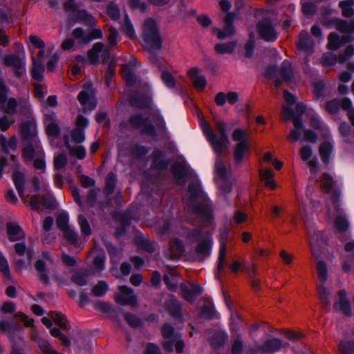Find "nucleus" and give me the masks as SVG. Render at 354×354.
I'll return each instance as SVG.
<instances>
[{
    "label": "nucleus",
    "mask_w": 354,
    "mask_h": 354,
    "mask_svg": "<svg viewBox=\"0 0 354 354\" xmlns=\"http://www.w3.org/2000/svg\"><path fill=\"white\" fill-rule=\"evenodd\" d=\"M152 119L153 124L151 122L149 118H145L141 114H133L129 118L127 124L123 122L120 126L124 128L129 125L133 129H140L142 136H149L156 140L158 135L166 133V127L163 118L159 113H154L152 115Z\"/></svg>",
    "instance_id": "nucleus-1"
},
{
    "label": "nucleus",
    "mask_w": 354,
    "mask_h": 354,
    "mask_svg": "<svg viewBox=\"0 0 354 354\" xmlns=\"http://www.w3.org/2000/svg\"><path fill=\"white\" fill-rule=\"evenodd\" d=\"M214 124L217 131L219 133V138L217 137L210 126L205 121L202 122L201 127L214 152L218 156H221L229 144V139L226 133V124L223 121L220 120H214Z\"/></svg>",
    "instance_id": "nucleus-2"
},
{
    "label": "nucleus",
    "mask_w": 354,
    "mask_h": 354,
    "mask_svg": "<svg viewBox=\"0 0 354 354\" xmlns=\"http://www.w3.org/2000/svg\"><path fill=\"white\" fill-rule=\"evenodd\" d=\"M143 46L151 53L161 49L162 40L156 22L151 19H147L142 28Z\"/></svg>",
    "instance_id": "nucleus-3"
},
{
    "label": "nucleus",
    "mask_w": 354,
    "mask_h": 354,
    "mask_svg": "<svg viewBox=\"0 0 354 354\" xmlns=\"http://www.w3.org/2000/svg\"><path fill=\"white\" fill-rule=\"evenodd\" d=\"M188 239L198 241L194 252L196 259L203 261L210 254L212 248V239L210 234L203 233L201 229H194L188 232L187 234Z\"/></svg>",
    "instance_id": "nucleus-4"
},
{
    "label": "nucleus",
    "mask_w": 354,
    "mask_h": 354,
    "mask_svg": "<svg viewBox=\"0 0 354 354\" xmlns=\"http://www.w3.org/2000/svg\"><path fill=\"white\" fill-rule=\"evenodd\" d=\"M317 274L319 280L317 289L319 301L323 308H327L330 305V292L325 288L324 283L327 279V267L322 261H319L316 265Z\"/></svg>",
    "instance_id": "nucleus-5"
},
{
    "label": "nucleus",
    "mask_w": 354,
    "mask_h": 354,
    "mask_svg": "<svg viewBox=\"0 0 354 354\" xmlns=\"http://www.w3.org/2000/svg\"><path fill=\"white\" fill-rule=\"evenodd\" d=\"M257 30L260 38L268 42L274 41L278 37L272 21L268 17L263 18L257 23Z\"/></svg>",
    "instance_id": "nucleus-6"
},
{
    "label": "nucleus",
    "mask_w": 354,
    "mask_h": 354,
    "mask_svg": "<svg viewBox=\"0 0 354 354\" xmlns=\"http://www.w3.org/2000/svg\"><path fill=\"white\" fill-rule=\"evenodd\" d=\"M3 64L6 67L13 68L14 74L17 78H22L26 75L25 61L15 54L6 55L2 59Z\"/></svg>",
    "instance_id": "nucleus-7"
},
{
    "label": "nucleus",
    "mask_w": 354,
    "mask_h": 354,
    "mask_svg": "<svg viewBox=\"0 0 354 354\" xmlns=\"http://www.w3.org/2000/svg\"><path fill=\"white\" fill-rule=\"evenodd\" d=\"M235 19V14L233 12H228L226 14L224 19L225 26L223 29L214 28L212 32L216 35V37L220 40H224L227 38L232 37L236 33V28L234 25Z\"/></svg>",
    "instance_id": "nucleus-8"
},
{
    "label": "nucleus",
    "mask_w": 354,
    "mask_h": 354,
    "mask_svg": "<svg viewBox=\"0 0 354 354\" xmlns=\"http://www.w3.org/2000/svg\"><path fill=\"white\" fill-rule=\"evenodd\" d=\"M19 129L22 142L39 140L37 138L36 121L33 118H28L21 122Z\"/></svg>",
    "instance_id": "nucleus-9"
},
{
    "label": "nucleus",
    "mask_w": 354,
    "mask_h": 354,
    "mask_svg": "<svg viewBox=\"0 0 354 354\" xmlns=\"http://www.w3.org/2000/svg\"><path fill=\"white\" fill-rule=\"evenodd\" d=\"M119 292L115 294V301L122 306L136 307L138 305L136 296L133 294V290L127 286H120L118 288Z\"/></svg>",
    "instance_id": "nucleus-10"
},
{
    "label": "nucleus",
    "mask_w": 354,
    "mask_h": 354,
    "mask_svg": "<svg viewBox=\"0 0 354 354\" xmlns=\"http://www.w3.org/2000/svg\"><path fill=\"white\" fill-rule=\"evenodd\" d=\"M192 207V212L198 218L204 221H209L212 219V204L207 197L199 200Z\"/></svg>",
    "instance_id": "nucleus-11"
},
{
    "label": "nucleus",
    "mask_w": 354,
    "mask_h": 354,
    "mask_svg": "<svg viewBox=\"0 0 354 354\" xmlns=\"http://www.w3.org/2000/svg\"><path fill=\"white\" fill-rule=\"evenodd\" d=\"M181 296L187 301L193 303L195 298L203 292L202 287L193 282L181 283L180 284Z\"/></svg>",
    "instance_id": "nucleus-12"
},
{
    "label": "nucleus",
    "mask_w": 354,
    "mask_h": 354,
    "mask_svg": "<svg viewBox=\"0 0 354 354\" xmlns=\"http://www.w3.org/2000/svg\"><path fill=\"white\" fill-rule=\"evenodd\" d=\"M23 149L21 156L26 162H30L35 154H39L41 152V147L39 140L23 141Z\"/></svg>",
    "instance_id": "nucleus-13"
},
{
    "label": "nucleus",
    "mask_w": 354,
    "mask_h": 354,
    "mask_svg": "<svg viewBox=\"0 0 354 354\" xmlns=\"http://www.w3.org/2000/svg\"><path fill=\"white\" fill-rule=\"evenodd\" d=\"M288 346V343H283L278 338H271L266 340L262 344L257 346V351L261 353H274L279 351L281 348Z\"/></svg>",
    "instance_id": "nucleus-14"
},
{
    "label": "nucleus",
    "mask_w": 354,
    "mask_h": 354,
    "mask_svg": "<svg viewBox=\"0 0 354 354\" xmlns=\"http://www.w3.org/2000/svg\"><path fill=\"white\" fill-rule=\"evenodd\" d=\"M8 239L10 242H17L25 240L26 233L17 222L10 221L6 223Z\"/></svg>",
    "instance_id": "nucleus-15"
},
{
    "label": "nucleus",
    "mask_w": 354,
    "mask_h": 354,
    "mask_svg": "<svg viewBox=\"0 0 354 354\" xmlns=\"http://www.w3.org/2000/svg\"><path fill=\"white\" fill-rule=\"evenodd\" d=\"M77 100L83 106L82 111L84 113H86L87 111H91L94 110L97 104L96 98L84 90L79 93Z\"/></svg>",
    "instance_id": "nucleus-16"
},
{
    "label": "nucleus",
    "mask_w": 354,
    "mask_h": 354,
    "mask_svg": "<svg viewBox=\"0 0 354 354\" xmlns=\"http://www.w3.org/2000/svg\"><path fill=\"white\" fill-rule=\"evenodd\" d=\"M337 300L335 302L333 308L341 311L346 316H351V308L348 299L346 298V291L340 290L337 292Z\"/></svg>",
    "instance_id": "nucleus-17"
},
{
    "label": "nucleus",
    "mask_w": 354,
    "mask_h": 354,
    "mask_svg": "<svg viewBox=\"0 0 354 354\" xmlns=\"http://www.w3.org/2000/svg\"><path fill=\"white\" fill-rule=\"evenodd\" d=\"M351 39L350 35H346L340 37L336 32H330L328 36L327 48L331 50H336Z\"/></svg>",
    "instance_id": "nucleus-18"
},
{
    "label": "nucleus",
    "mask_w": 354,
    "mask_h": 354,
    "mask_svg": "<svg viewBox=\"0 0 354 354\" xmlns=\"http://www.w3.org/2000/svg\"><path fill=\"white\" fill-rule=\"evenodd\" d=\"M299 50L306 52L307 54L313 53V41L308 32L301 31L296 41Z\"/></svg>",
    "instance_id": "nucleus-19"
},
{
    "label": "nucleus",
    "mask_w": 354,
    "mask_h": 354,
    "mask_svg": "<svg viewBox=\"0 0 354 354\" xmlns=\"http://www.w3.org/2000/svg\"><path fill=\"white\" fill-rule=\"evenodd\" d=\"M279 75L281 79L276 77L274 80V86L277 88H280L283 81L288 82L292 77V67L288 61L283 62L279 71Z\"/></svg>",
    "instance_id": "nucleus-20"
},
{
    "label": "nucleus",
    "mask_w": 354,
    "mask_h": 354,
    "mask_svg": "<svg viewBox=\"0 0 354 354\" xmlns=\"http://www.w3.org/2000/svg\"><path fill=\"white\" fill-rule=\"evenodd\" d=\"M184 245L180 239L174 238L170 240L167 257L170 259H176L181 257L184 252Z\"/></svg>",
    "instance_id": "nucleus-21"
},
{
    "label": "nucleus",
    "mask_w": 354,
    "mask_h": 354,
    "mask_svg": "<svg viewBox=\"0 0 354 354\" xmlns=\"http://www.w3.org/2000/svg\"><path fill=\"white\" fill-rule=\"evenodd\" d=\"M175 344L176 351L178 353H181L185 348L184 341L181 338L180 333L175 335V339H169L163 342V348L168 352L173 351V345Z\"/></svg>",
    "instance_id": "nucleus-22"
},
{
    "label": "nucleus",
    "mask_w": 354,
    "mask_h": 354,
    "mask_svg": "<svg viewBox=\"0 0 354 354\" xmlns=\"http://www.w3.org/2000/svg\"><path fill=\"white\" fill-rule=\"evenodd\" d=\"M23 322L24 324L26 327L32 326L33 325V319H29L23 313H16L13 318L9 322L12 325V332L19 330L21 328L20 322Z\"/></svg>",
    "instance_id": "nucleus-23"
},
{
    "label": "nucleus",
    "mask_w": 354,
    "mask_h": 354,
    "mask_svg": "<svg viewBox=\"0 0 354 354\" xmlns=\"http://www.w3.org/2000/svg\"><path fill=\"white\" fill-rule=\"evenodd\" d=\"M188 75L190 77L194 86L199 90L203 91L207 84L205 77L198 75V69L197 68H192L188 71Z\"/></svg>",
    "instance_id": "nucleus-24"
},
{
    "label": "nucleus",
    "mask_w": 354,
    "mask_h": 354,
    "mask_svg": "<svg viewBox=\"0 0 354 354\" xmlns=\"http://www.w3.org/2000/svg\"><path fill=\"white\" fill-rule=\"evenodd\" d=\"M32 68L30 69V75L33 80L41 82L44 80L43 73L44 72V62L36 60L35 57L32 56Z\"/></svg>",
    "instance_id": "nucleus-25"
},
{
    "label": "nucleus",
    "mask_w": 354,
    "mask_h": 354,
    "mask_svg": "<svg viewBox=\"0 0 354 354\" xmlns=\"http://www.w3.org/2000/svg\"><path fill=\"white\" fill-rule=\"evenodd\" d=\"M73 17L77 21L82 22L89 26H94L96 24L95 19L86 10H76L73 13Z\"/></svg>",
    "instance_id": "nucleus-26"
},
{
    "label": "nucleus",
    "mask_w": 354,
    "mask_h": 354,
    "mask_svg": "<svg viewBox=\"0 0 354 354\" xmlns=\"http://www.w3.org/2000/svg\"><path fill=\"white\" fill-rule=\"evenodd\" d=\"M188 193L189 194L190 200L192 201L207 197L206 194L202 191L201 184L197 180L192 181L189 183Z\"/></svg>",
    "instance_id": "nucleus-27"
},
{
    "label": "nucleus",
    "mask_w": 354,
    "mask_h": 354,
    "mask_svg": "<svg viewBox=\"0 0 354 354\" xmlns=\"http://www.w3.org/2000/svg\"><path fill=\"white\" fill-rule=\"evenodd\" d=\"M64 145L68 149L69 154L71 156L75 157L79 160H82L86 156V149L82 145L71 146L69 144L68 138L67 136H64Z\"/></svg>",
    "instance_id": "nucleus-28"
},
{
    "label": "nucleus",
    "mask_w": 354,
    "mask_h": 354,
    "mask_svg": "<svg viewBox=\"0 0 354 354\" xmlns=\"http://www.w3.org/2000/svg\"><path fill=\"white\" fill-rule=\"evenodd\" d=\"M35 268L37 272V277L44 284L48 285L50 279L48 277V272L46 269V264L44 261L39 259L35 263Z\"/></svg>",
    "instance_id": "nucleus-29"
},
{
    "label": "nucleus",
    "mask_w": 354,
    "mask_h": 354,
    "mask_svg": "<svg viewBox=\"0 0 354 354\" xmlns=\"http://www.w3.org/2000/svg\"><path fill=\"white\" fill-rule=\"evenodd\" d=\"M162 151L160 149H155L152 153V166L157 170L165 169L168 165L169 161L162 158Z\"/></svg>",
    "instance_id": "nucleus-30"
},
{
    "label": "nucleus",
    "mask_w": 354,
    "mask_h": 354,
    "mask_svg": "<svg viewBox=\"0 0 354 354\" xmlns=\"http://www.w3.org/2000/svg\"><path fill=\"white\" fill-rule=\"evenodd\" d=\"M237 46L236 41H230L225 43H218L214 45V50L216 54H232Z\"/></svg>",
    "instance_id": "nucleus-31"
},
{
    "label": "nucleus",
    "mask_w": 354,
    "mask_h": 354,
    "mask_svg": "<svg viewBox=\"0 0 354 354\" xmlns=\"http://www.w3.org/2000/svg\"><path fill=\"white\" fill-rule=\"evenodd\" d=\"M136 245L149 253L154 252L158 248L156 242L151 241L143 236H138L136 239Z\"/></svg>",
    "instance_id": "nucleus-32"
},
{
    "label": "nucleus",
    "mask_w": 354,
    "mask_h": 354,
    "mask_svg": "<svg viewBox=\"0 0 354 354\" xmlns=\"http://www.w3.org/2000/svg\"><path fill=\"white\" fill-rule=\"evenodd\" d=\"M49 315L53 319L55 324L63 330L67 331L71 328L66 317L62 313L57 311H51Z\"/></svg>",
    "instance_id": "nucleus-33"
},
{
    "label": "nucleus",
    "mask_w": 354,
    "mask_h": 354,
    "mask_svg": "<svg viewBox=\"0 0 354 354\" xmlns=\"http://www.w3.org/2000/svg\"><path fill=\"white\" fill-rule=\"evenodd\" d=\"M12 180L19 197L23 200L24 198V175L21 171H14L12 174Z\"/></svg>",
    "instance_id": "nucleus-34"
},
{
    "label": "nucleus",
    "mask_w": 354,
    "mask_h": 354,
    "mask_svg": "<svg viewBox=\"0 0 354 354\" xmlns=\"http://www.w3.org/2000/svg\"><path fill=\"white\" fill-rule=\"evenodd\" d=\"M333 145L329 142H322L319 147V153L322 161L325 164L329 163L330 156L333 152Z\"/></svg>",
    "instance_id": "nucleus-35"
},
{
    "label": "nucleus",
    "mask_w": 354,
    "mask_h": 354,
    "mask_svg": "<svg viewBox=\"0 0 354 354\" xmlns=\"http://www.w3.org/2000/svg\"><path fill=\"white\" fill-rule=\"evenodd\" d=\"M171 170L176 180H181L187 176V169L185 164L176 162L171 167Z\"/></svg>",
    "instance_id": "nucleus-36"
},
{
    "label": "nucleus",
    "mask_w": 354,
    "mask_h": 354,
    "mask_svg": "<svg viewBox=\"0 0 354 354\" xmlns=\"http://www.w3.org/2000/svg\"><path fill=\"white\" fill-rule=\"evenodd\" d=\"M104 44L102 42L94 44L88 50L87 56L91 64H95L99 60V53L103 50Z\"/></svg>",
    "instance_id": "nucleus-37"
},
{
    "label": "nucleus",
    "mask_w": 354,
    "mask_h": 354,
    "mask_svg": "<svg viewBox=\"0 0 354 354\" xmlns=\"http://www.w3.org/2000/svg\"><path fill=\"white\" fill-rule=\"evenodd\" d=\"M14 250L18 256L21 257L26 254L28 261H31L33 257V251L26 247L24 240L16 243L14 245Z\"/></svg>",
    "instance_id": "nucleus-38"
},
{
    "label": "nucleus",
    "mask_w": 354,
    "mask_h": 354,
    "mask_svg": "<svg viewBox=\"0 0 354 354\" xmlns=\"http://www.w3.org/2000/svg\"><path fill=\"white\" fill-rule=\"evenodd\" d=\"M335 28L342 33H353L354 32V21L337 19Z\"/></svg>",
    "instance_id": "nucleus-39"
},
{
    "label": "nucleus",
    "mask_w": 354,
    "mask_h": 354,
    "mask_svg": "<svg viewBox=\"0 0 354 354\" xmlns=\"http://www.w3.org/2000/svg\"><path fill=\"white\" fill-rule=\"evenodd\" d=\"M167 309L169 314L174 317L181 315L182 306L180 303L175 298H171L166 303Z\"/></svg>",
    "instance_id": "nucleus-40"
},
{
    "label": "nucleus",
    "mask_w": 354,
    "mask_h": 354,
    "mask_svg": "<svg viewBox=\"0 0 354 354\" xmlns=\"http://www.w3.org/2000/svg\"><path fill=\"white\" fill-rule=\"evenodd\" d=\"M121 75L128 86H132L136 83V75L128 65L122 66Z\"/></svg>",
    "instance_id": "nucleus-41"
},
{
    "label": "nucleus",
    "mask_w": 354,
    "mask_h": 354,
    "mask_svg": "<svg viewBox=\"0 0 354 354\" xmlns=\"http://www.w3.org/2000/svg\"><path fill=\"white\" fill-rule=\"evenodd\" d=\"M115 185V175L113 172L109 173L105 179V185L103 189L104 194L106 196L112 194L114 192Z\"/></svg>",
    "instance_id": "nucleus-42"
},
{
    "label": "nucleus",
    "mask_w": 354,
    "mask_h": 354,
    "mask_svg": "<svg viewBox=\"0 0 354 354\" xmlns=\"http://www.w3.org/2000/svg\"><path fill=\"white\" fill-rule=\"evenodd\" d=\"M248 149L247 142H238L234 150V158L236 163L242 162L244 153Z\"/></svg>",
    "instance_id": "nucleus-43"
},
{
    "label": "nucleus",
    "mask_w": 354,
    "mask_h": 354,
    "mask_svg": "<svg viewBox=\"0 0 354 354\" xmlns=\"http://www.w3.org/2000/svg\"><path fill=\"white\" fill-rule=\"evenodd\" d=\"M64 238L71 245L76 247L80 245V238L77 232L71 227L62 231Z\"/></svg>",
    "instance_id": "nucleus-44"
},
{
    "label": "nucleus",
    "mask_w": 354,
    "mask_h": 354,
    "mask_svg": "<svg viewBox=\"0 0 354 354\" xmlns=\"http://www.w3.org/2000/svg\"><path fill=\"white\" fill-rule=\"evenodd\" d=\"M151 99L149 97H131L129 100L130 105L140 109L149 108Z\"/></svg>",
    "instance_id": "nucleus-45"
},
{
    "label": "nucleus",
    "mask_w": 354,
    "mask_h": 354,
    "mask_svg": "<svg viewBox=\"0 0 354 354\" xmlns=\"http://www.w3.org/2000/svg\"><path fill=\"white\" fill-rule=\"evenodd\" d=\"M215 173L216 175L215 177V181H216V180H225V178H227L226 167L224 162L221 160V158H218L216 160Z\"/></svg>",
    "instance_id": "nucleus-46"
},
{
    "label": "nucleus",
    "mask_w": 354,
    "mask_h": 354,
    "mask_svg": "<svg viewBox=\"0 0 354 354\" xmlns=\"http://www.w3.org/2000/svg\"><path fill=\"white\" fill-rule=\"evenodd\" d=\"M333 177L328 173L323 174L320 180V187L327 194L330 193L334 187Z\"/></svg>",
    "instance_id": "nucleus-47"
},
{
    "label": "nucleus",
    "mask_w": 354,
    "mask_h": 354,
    "mask_svg": "<svg viewBox=\"0 0 354 354\" xmlns=\"http://www.w3.org/2000/svg\"><path fill=\"white\" fill-rule=\"evenodd\" d=\"M0 145L5 153H8L9 149L15 150L17 146V141L15 136H12L8 140L3 135L0 136Z\"/></svg>",
    "instance_id": "nucleus-48"
},
{
    "label": "nucleus",
    "mask_w": 354,
    "mask_h": 354,
    "mask_svg": "<svg viewBox=\"0 0 354 354\" xmlns=\"http://www.w3.org/2000/svg\"><path fill=\"white\" fill-rule=\"evenodd\" d=\"M353 5V0H345L339 3V7L342 9V15L344 17H351L354 15Z\"/></svg>",
    "instance_id": "nucleus-49"
},
{
    "label": "nucleus",
    "mask_w": 354,
    "mask_h": 354,
    "mask_svg": "<svg viewBox=\"0 0 354 354\" xmlns=\"http://www.w3.org/2000/svg\"><path fill=\"white\" fill-rule=\"evenodd\" d=\"M260 177L261 180L265 182V186L269 187L271 189L275 188V185L272 180L273 171L270 169H266L260 171Z\"/></svg>",
    "instance_id": "nucleus-50"
},
{
    "label": "nucleus",
    "mask_w": 354,
    "mask_h": 354,
    "mask_svg": "<svg viewBox=\"0 0 354 354\" xmlns=\"http://www.w3.org/2000/svg\"><path fill=\"white\" fill-rule=\"evenodd\" d=\"M123 317L124 320L131 328H136L142 326V320L136 315L131 313H124Z\"/></svg>",
    "instance_id": "nucleus-51"
},
{
    "label": "nucleus",
    "mask_w": 354,
    "mask_h": 354,
    "mask_svg": "<svg viewBox=\"0 0 354 354\" xmlns=\"http://www.w3.org/2000/svg\"><path fill=\"white\" fill-rule=\"evenodd\" d=\"M129 151L130 155L133 158H140L148 153L147 147L138 144L131 145Z\"/></svg>",
    "instance_id": "nucleus-52"
},
{
    "label": "nucleus",
    "mask_w": 354,
    "mask_h": 354,
    "mask_svg": "<svg viewBox=\"0 0 354 354\" xmlns=\"http://www.w3.org/2000/svg\"><path fill=\"white\" fill-rule=\"evenodd\" d=\"M77 221L80 227L82 234L85 236L91 235L92 233V230L86 218L83 215H80L78 216Z\"/></svg>",
    "instance_id": "nucleus-53"
},
{
    "label": "nucleus",
    "mask_w": 354,
    "mask_h": 354,
    "mask_svg": "<svg viewBox=\"0 0 354 354\" xmlns=\"http://www.w3.org/2000/svg\"><path fill=\"white\" fill-rule=\"evenodd\" d=\"M17 113L28 118H31V109L30 104L25 100H20L18 101V106Z\"/></svg>",
    "instance_id": "nucleus-54"
},
{
    "label": "nucleus",
    "mask_w": 354,
    "mask_h": 354,
    "mask_svg": "<svg viewBox=\"0 0 354 354\" xmlns=\"http://www.w3.org/2000/svg\"><path fill=\"white\" fill-rule=\"evenodd\" d=\"M325 110L330 114L337 113L340 108L339 100L333 99L326 102Z\"/></svg>",
    "instance_id": "nucleus-55"
},
{
    "label": "nucleus",
    "mask_w": 354,
    "mask_h": 354,
    "mask_svg": "<svg viewBox=\"0 0 354 354\" xmlns=\"http://www.w3.org/2000/svg\"><path fill=\"white\" fill-rule=\"evenodd\" d=\"M71 140L76 143L80 144L85 140L84 130L80 128H74L71 133Z\"/></svg>",
    "instance_id": "nucleus-56"
},
{
    "label": "nucleus",
    "mask_w": 354,
    "mask_h": 354,
    "mask_svg": "<svg viewBox=\"0 0 354 354\" xmlns=\"http://www.w3.org/2000/svg\"><path fill=\"white\" fill-rule=\"evenodd\" d=\"M160 330L164 339H175V335L178 333L175 332L174 328L169 324H163Z\"/></svg>",
    "instance_id": "nucleus-57"
},
{
    "label": "nucleus",
    "mask_w": 354,
    "mask_h": 354,
    "mask_svg": "<svg viewBox=\"0 0 354 354\" xmlns=\"http://www.w3.org/2000/svg\"><path fill=\"white\" fill-rule=\"evenodd\" d=\"M108 290V286L104 281H100L93 288L92 292L96 297H102Z\"/></svg>",
    "instance_id": "nucleus-58"
},
{
    "label": "nucleus",
    "mask_w": 354,
    "mask_h": 354,
    "mask_svg": "<svg viewBox=\"0 0 354 354\" xmlns=\"http://www.w3.org/2000/svg\"><path fill=\"white\" fill-rule=\"evenodd\" d=\"M201 315L207 319H212L216 317L214 308L212 305H204L201 310Z\"/></svg>",
    "instance_id": "nucleus-59"
},
{
    "label": "nucleus",
    "mask_w": 354,
    "mask_h": 354,
    "mask_svg": "<svg viewBox=\"0 0 354 354\" xmlns=\"http://www.w3.org/2000/svg\"><path fill=\"white\" fill-rule=\"evenodd\" d=\"M227 337L222 334H215L213 335L209 342L212 346H213L214 348H219L222 346L226 342Z\"/></svg>",
    "instance_id": "nucleus-60"
},
{
    "label": "nucleus",
    "mask_w": 354,
    "mask_h": 354,
    "mask_svg": "<svg viewBox=\"0 0 354 354\" xmlns=\"http://www.w3.org/2000/svg\"><path fill=\"white\" fill-rule=\"evenodd\" d=\"M68 217L67 214L62 213L57 215L56 218V224L57 227L62 232L65 230L66 228L70 227L68 225Z\"/></svg>",
    "instance_id": "nucleus-61"
},
{
    "label": "nucleus",
    "mask_w": 354,
    "mask_h": 354,
    "mask_svg": "<svg viewBox=\"0 0 354 354\" xmlns=\"http://www.w3.org/2000/svg\"><path fill=\"white\" fill-rule=\"evenodd\" d=\"M337 62H338L337 57L330 53H324L321 59V63L324 66H333Z\"/></svg>",
    "instance_id": "nucleus-62"
},
{
    "label": "nucleus",
    "mask_w": 354,
    "mask_h": 354,
    "mask_svg": "<svg viewBox=\"0 0 354 354\" xmlns=\"http://www.w3.org/2000/svg\"><path fill=\"white\" fill-rule=\"evenodd\" d=\"M216 183L223 194H227L232 191V185L227 178L225 180H216Z\"/></svg>",
    "instance_id": "nucleus-63"
},
{
    "label": "nucleus",
    "mask_w": 354,
    "mask_h": 354,
    "mask_svg": "<svg viewBox=\"0 0 354 354\" xmlns=\"http://www.w3.org/2000/svg\"><path fill=\"white\" fill-rule=\"evenodd\" d=\"M353 54H354V46L353 45H348L346 46L344 51L338 55L337 61L339 63H344L348 58H350Z\"/></svg>",
    "instance_id": "nucleus-64"
}]
</instances>
